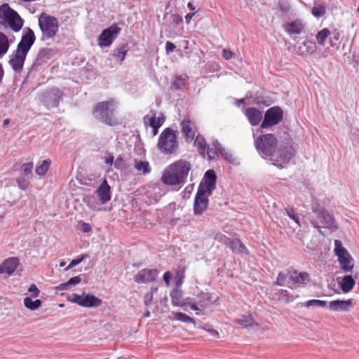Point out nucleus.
<instances>
[{"label": "nucleus", "mask_w": 359, "mask_h": 359, "mask_svg": "<svg viewBox=\"0 0 359 359\" xmlns=\"http://www.w3.org/2000/svg\"><path fill=\"white\" fill-rule=\"evenodd\" d=\"M191 164L185 159H179L166 167L161 176V182L170 186L182 187L187 182Z\"/></svg>", "instance_id": "f257e3e1"}, {"label": "nucleus", "mask_w": 359, "mask_h": 359, "mask_svg": "<svg viewBox=\"0 0 359 359\" xmlns=\"http://www.w3.org/2000/svg\"><path fill=\"white\" fill-rule=\"evenodd\" d=\"M35 39L34 32L30 28H27V32L22 34L16 50L10 55L8 62L15 72H22L27 55Z\"/></svg>", "instance_id": "f03ea898"}, {"label": "nucleus", "mask_w": 359, "mask_h": 359, "mask_svg": "<svg viewBox=\"0 0 359 359\" xmlns=\"http://www.w3.org/2000/svg\"><path fill=\"white\" fill-rule=\"evenodd\" d=\"M116 102L114 99L97 102L93 110L95 118L110 126L118 124L115 115Z\"/></svg>", "instance_id": "7ed1b4c3"}, {"label": "nucleus", "mask_w": 359, "mask_h": 359, "mask_svg": "<svg viewBox=\"0 0 359 359\" xmlns=\"http://www.w3.org/2000/svg\"><path fill=\"white\" fill-rule=\"evenodd\" d=\"M157 147L165 155L176 154L179 148L177 132L170 128H165L159 135Z\"/></svg>", "instance_id": "20e7f679"}, {"label": "nucleus", "mask_w": 359, "mask_h": 359, "mask_svg": "<svg viewBox=\"0 0 359 359\" xmlns=\"http://www.w3.org/2000/svg\"><path fill=\"white\" fill-rule=\"evenodd\" d=\"M0 24L17 32L21 29L23 20L8 4H4L0 6Z\"/></svg>", "instance_id": "39448f33"}, {"label": "nucleus", "mask_w": 359, "mask_h": 359, "mask_svg": "<svg viewBox=\"0 0 359 359\" xmlns=\"http://www.w3.org/2000/svg\"><path fill=\"white\" fill-rule=\"evenodd\" d=\"M39 25L43 37L49 39L54 38L59 29V22L56 18L42 13L39 17Z\"/></svg>", "instance_id": "423d86ee"}, {"label": "nucleus", "mask_w": 359, "mask_h": 359, "mask_svg": "<svg viewBox=\"0 0 359 359\" xmlns=\"http://www.w3.org/2000/svg\"><path fill=\"white\" fill-rule=\"evenodd\" d=\"M277 144L278 140L271 133L262 135L255 141L257 150L266 156H271L275 153Z\"/></svg>", "instance_id": "0eeeda50"}, {"label": "nucleus", "mask_w": 359, "mask_h": 359, "mask_svg": "<svg viewBox=\"0 0 359 359\" xmlns=\"http://www.w3.org/2000/svg\"><path fill=\"white\" fill-rule=\"evenodd\" d=\"M334 252L337 257L341 269L345 273L351 271L354 267V260L339 240L334 241Z\"/></svg>", "instance_id": "6e6552de"}, {"label": "nucleus", "mask_w": 359, "mask_h": 359, "mask_svg": "<svg viewBox=\"0 0 359 359\" xmlns=\"http://www.w3.org/2000/svg\"><path fill=\"white\" fill-rule=\"evenodd\" d=\"M67 301L86 307H97L102 304V299L91 294L82 293L78 294L73 293L67 297Z\"/></svg>", "instance_id": "1a4fd4ad"}, {"label": "nucleus", "mask_w": 359, "mask_h": 359, "mask_svg": "<svg viewBox=\"0 0 359 359\" xmlns=\"http://www.w3.org/2000/svg\"><path fill=\"white\" fill-rule=\"evenodd\" d=\"M283 118V111L279 107H273L266 110L261 123L262 128H268L278 124Z\"/></svg>", "instance_id": "9d476101"}, {"label": "nucleus", "mask_w": 359, "mask_h": 359, "mask_svg": "<svg viewBox=\"0 0 359 359\" xmlns=\"http://www.w3.org/2000/svg\"><path fill=\"white\" fill-rule=\"evenodd\" d=\"M150 114L143 117V123L146 128L151 127L152 128L153 136H156L159 128L165 123V117L161 112L158 113L157 116L156 112L154 110H151Z\"/></svg>", "instance_id": "9b49d317"}, {"label": "nucleus", "mask_w": 359, "mask_h": 359, "mask_svg": "<svg viewBox=\"0 0 359 359\" xmlns=\"http://www.w3.org/2000/svg\"><path fill=\"white\" fill-rule=\"evenodd\" d=\"M120 32L121 28L115 24L104 29L98 36V45L100 47H108L111 46Z\"/></svg>", "instance_id": "f8f14e48"}, {"label": "nucleus", "mask_w": 359, "mask_h": 359, "mask_svg": "<svg viewBox=\"0 0 359 359\" xmlns=\"http://www.w3.org/2000/svg\"><path fill=\"white\" fill-rule=\"evenodd\" d=\"M294 149L290 140L287 142L286 145L281 147L278 151V156L273 165L280 169L285 168L284 164H287L294 155Z\"/></svg>", "instance_id": "ddd939ff"}, {"label": "nucleus", "mask_w": 359, "mask_h": 359, "mask_svg": "<svg viewBox=\"0 0 359 359\" xmlns=\"http://www.w3.org/2000/svg\"><path fill=\"white\" fill-rule=\"evenodd\" d=\"M216 175L213 170H208L204 175L203 182L200 184L198 190L212 194L216 187Z\"/></svg>", "instance_id": "4468645a"}, {"label": "nucleus", "mask_w": 359, "mask_h": 359, "mask_svg": "<svg viewBox=\"0 0 359 359\" xmlns=\"http://www.w3.org/2000/svg\"><path fill=\"white\" fill-rule=\"evenodd\" d=\"M182 133L187 142H192L197 133V127L195 122L189 118H184L180 123Z\"/></svg>", "instance_id": "2eb2a0df"}, {"label": "nucleus", "mask_w": 359, "mask_h": 359, "mask_svg": "<svg viewBox=\"0 0 359 359\" xmlns=\"http://www.w3.org/2000/svg\"><path fill=\"white\" fill-rule=\"evenodd\" d=\"M210 194L198 190L194 203V212L195 215H201L207 210L208 206V196Z\"/></svg>", "instance_id": "dca6fc26"}, {"label": "nucleus", "mask_w": 359, "mask_h": 359, "mask_svg": "<svg viewBox=\"0 0 359 359\" xmlns=\"http://www.w3.org/2000/svg\"><path fill=\"white\" fill-rule=\"evenodd\" d=\"M313 212L317 215V217L324 223L325 227L328 229H336L334 218L324 208L320 207H313Z\"/></svg>", "instance_id": "f3484780"}, {"label": "nucleus", "mask_w": 359, "mask_h": 359, "mask_svg": "<svg viewBox=\"0 0 359 359\" xmlns=\"http://www.w3.org/2000/svg\"><path fill=\"white\" fill-rule=\"evenodd\" d=\"M157 274L156 269H145L140 271L134 277V280L137 283H147L154 281Z\"/></svg>", "instance_id": "a211bd4d"}, {"label": "nucleus", "mask_w": 359, "mask_h": 359, "mask_svg": "<svg viewBox=\"0 0 359 359\" xmlns=\"http://www.w3.org/2000/svg\"><path fill=\"white\" fill-rule=\"evenodd\" d=\"M170 297L173 306H180L186 310L187 306L190 305L189 299H187L185 302L183 301V292L177 286L170 292Z\"/></svg>", "instance_id": "6ab92c4d"}, {"label": "nucleus", "mask_w": 359, "mask_h": 359, "mask_svg": "<svg viewBox=\"0 0 359 359\" xmlns=\"http://www.w3.org/2000/svg\"><path fill=\"white\" fill-rule=\"evenodd\" d=\"M19 265V259L18 257H10L5 259L0 264V274L6 273L11 276L15 271Z\"/></svg>", "instance_id": "aec40b11"}, {"label": "nucleus", "mask_w": 359, "mask_h": 359, "mask_svg": "<svg viewBox=\"0 0 359 359\" xmlns=\"http://www.w3.org/2000/svg\"><path fill=\"white\" fill-rule=\"evenodd\" d=\"M353 306V299L333 300L329 303V309L332 311H348Z\"/></svg>", "instance_id": "412c9836"}, {"label": "nucleus", "mask_w": 359, "mask_h": 359, "mask_svg": "<svg viewBox=\"0 0 359 359\" xmlns=\"http://www.w3.org/2000/svg\"><path fill=\"white\" fill-rule=\"evenodd\" d=\"M244 114L250 123L253 126L259 125L263 118L262 111L256 107L246 108Z\"/></svg>", "instance_id": "4be33fe9"}, {"label": "nucleus", "mask_w": 359, "mask_h": 359, "mask_svg": "<svg viewBox=\"0 0 359 359\" xmlns=\"http://www.w3.org/2000/svg\"><path fill=\"white\" fill-rule=\"evenodd\" d=\"M211 301V295L208 292H201L198 295V300L197 303L190 302L189 307L191 309L196 311L197 314H199L201 309H205L208 306Z\"/></svg>", "instance_id": "5701e85b"}, {"label": "nucleus", "mask_w": 359, "mask_h": 359, "mask_svg": "<svg viewBox=\"0 0 359 359\" xmlns=\"http://www.w3.org/2000/svg\"><path fill=\"white\" fill-rule=\"evenodd\" d=\"M288 275L290 279L294 283L305 285L310 282V275L305 271L298 272L296 270H290L288 271Z\"/></svg>", "instance_id": "b1692460"}, {"label": "nucleus", "mask_w": 359, "mask_h": 359, "mask_svg": "<svg viewBox=\"0 0 359 359\" xmlns=\"http://www.w3.org/2000/svg\"><path fill=\"white\" fill-rule=\"evenodd\" d=\"M96 194L97 195L101 204H104L111 199L110 187L107 184L106 180H104L102 183L96 190Z\"/></svg>", "instance_id": "393cba45"}, {"label": "nucleus", "mask_w": 359, "mask_h": 359, "mask_svg": "<svg viewBox=\"0 0 359 359\" xmlns=\"http://www.w3.org/2000/svg\"><path fill=\"white\" fill-rule=\"evenodd\" d=\"M304 29V25L302 20H296L285 25V30L290 35L299 34Z\"/></svg>", "instance_id": "a878e982"}, {"label": "nucleus", "mask_w": 359, "mask_h": 359, "mask_svg": "<svg viewBox=\"0 0 359 359\" xmlns=\"http://www.w3.org/2000/svg\"><path fill=\"white\" fill-rule=\"evenodd\" d=\"M338 283L342 292L346 294L353 290L355 285V281L351 276L346 275Z\"/></svg>", "instance_id": "bb28decb"}, {"label": "nucleus", "mask_w": 359, "mask_h": 359, "mask_svg": "<svg viewBox=\"0 0 359 359\" xmlns=\"http://www.w3.org/2000/svg\"><path fill=\"white\" fill-rule=\"evenodd\" d=\"M224 237L228 241V242H226V243L229 245V247L233 252H239V253H245L248 252L246 247L241 241V240H239L238 238L230 239L225 236H224Z\"/></svg>", "instance_id": "cd10ccee"}, {"label": "nucleus", "mask_w": 359, "mask_h": 359, "mask_svg": "<svg viewBox=\"0 0 359 359\" xmlns=\"http://www.w3.org/2000/svg\"><path fill=\"white\" fill-rule=\"evenodd\" d=\"M234 322L243 328L253 327L256 325L254 318L250 313L240 316Z\"/></svg>", "instance_id": "c85d7f7f"}, {"label": "nucleus", "mask_w": 359, "mask_h": 359, "mask_svg": "<svg viewBox=\"0 0 359 359\" xmlns=\"http://www.w3.org/2000/svg\"><path fill=\"white\" fill-rule=\"evenodd\" d=\"M317 50L316 42L311 40H306L299 47V52L300 54L312 55Z\"/></svg>", "instance_id": "c756f323"}, {"label": "nucleus", "mask_w": 359, "mask_h": 359, "mask_svg": "<svg viewBox=\"0 0 359 359\" xmlns=\"http://www.w3.org/2000/svg\"><path fill=\"white\" fill-rule=\"evenodd\" d=\"M133 166L137 173L140 175H147L151 172L149 163L146 161L135 159Z\"/></svg>", "instance_id": "7c9ffc66"}, {"label": "nucleus", "mask_w": 359, "mask_h": 359, "mask_svg": "<svg viewBox=\"0 0 359 359\" xmlns=\"http://www.w3.org/2000/svg\"><path fill=\"white\" fill-rule=\"evenodd\" d=\"M128 53V45L126 43L122 44L118 48H116L112 54V56L118 60L120 62H122Z\"/></svg>", "instance_id": "2f4dec72"}, {"label": "nucleus", "mask_w": 359, "mask_h": 359, "mask_svg": "<svg viewBox=\"0 0 359 359\" xmlns=\"http://www.w3.org/2000/svg\"><path fill=\"white\" fill-rule=\"evenodd\" d=\"M51 164L50 159H46L41 163L36 165L35 168L36 173L39 176H44L50 168Z\"/></svg>", "instance_id": "473e14b6"}, {"label": "nucleus", "mask_w": 359, "mask_h": 359, "mask_svg": "<svg viewBox=\"0 0 359 359\" xmlns=\"http://www.w3.org/2000/svg\"><path fill=\"white\" fill-rule=\"evenodd\" d=\"M194 139V146L201 154H204L207 149V142L204 137L201 135H197L195 136Z\"/></svg>", "instance_id": "72a5a7b5"}, {"label": "nucleus", "mask_w": 359, "mask_h": 359, "mask_svg": "<svg viewBox=\"0 0 359 359\" xmlns=\"http://www.w3.org/2000/svg\"><path fill=\"white\" fill-rule=\"evenodd\" d=\"M331 35V32L327 28H323L316 35V39L318 45L323 46L326 39Z\"/></svg>", "instance_id": "f704fd0d"}, {"label": "nucleus", "mask_w": 359, "mask_h": 359, "mask_svg": "<svg viewBox=\"0 0 359 359\" xmlns=\"http://www.w3.org/2000/svg\"><path fill=\"white\" fill-rule=\"evenodd\" d=\"M9 46L10 43L7 36L0 32V57L8 52Z\"/></svg>", "instance_id": "c9c22d12"}, {"label": "nucleus", "mask_w": 359, "mask_h": 359, "mask_svg": "<svg viewBox=\"0 0 359 359\" xmlns=\"http://www.w3.org/2000/svg\"><path fill=\"white\" fill-rule=\"evenodd\" d=\"M23 302L25 306L31 311L39 309L42 304V302L40 299L32 300L28 297L24 299Z\"/></svg>", "instance_id": "e433bc0d"}, {"label": "nucleus", "mask_w": 359, "mask_h": 359, "mask_svg": "<svg viewBox=\"0 0 359 359\" xmlns=\"http://www.w3.org/2000/svg\"><path fill=\"white\" fill-rule=\"evenodd\" d=\"M172 315H173L174 319L176 320H179V321L187 323H193L194 325L196 324V321L194 318H191L190 316H189L183 313L174 312V313H172Z\"/></svg>", "instance_id": "4c0bfd02"}, {"label": "nucleus", "mask_w": 359, "mask_h": 359, "mask_svg": "<svg viewBox=\"0 0 359 359\" xmlns=\"http://www.w3.org/2000/svg\"><path fill=\"white\" fill-rule=\"evenodd\" d=\"M185 272L186 268L184 266H180L177 269L176 272V286L177 287H180L182 284L183 283L184 279L185 278Z\"/></svg>", "instance_id": "58836bf2"}, {"label": "nucleus", "mask_w": 359, "mask_h": 359, "mask_svg": "<svg viewBox=\"0 0 359 359\" xmlns=\"http://www.w3.org/2000/svg\"><path fill=\"white\" fill-rule=\"evenodd\" d=\"M157 291H158L157 287H152L151 288V290L149 292L145 294V295L144 297V302L146 306H149L150 304H151V303L153 302V299H154V294L156 293Z\"/></svg>", "instance_id": "ea45409f"}, {"label": "nucleus", "mask_w": 359, "mask_h": 359, "mask_svg": "<svg viewBox=\"0 0 359 359\" xmlns=\"http://www.w3.org/2000/svg\"><path fill=\"white\" fill-rule=\"evenodd\" d=\"M311 13L316 18H320L326 13V8L323 5H317L313 7Z\"/></svg>", "instance_id": "a19ab883"}, {"label": "nucleus", "mask_w": 359, "mask_h": 359, "mask_svg": "<svg viewBox=\"0 0 359 359\" xmlns=\"http://www.w3.org/2000/svg\"><path fill=\"white\" fill-rule=\"evenodd\" d=\"M81 279L79 276L71 278L67 283H61L57 286L58 290H65L69 285H76L81 282Z\"/></svg>", "instance_id": "79ce46f5"}, {"label": "nucleus", "mask_w": 359, "mask_h": 359, "mask_svg": "<svg viewBox=\"0 0 359 359\" xmlns=\"http://www.w3.org/2000/svg\"><path fill=\"white\" fill-rule=\"evenodd\" d=\"M53 55V50L51 49L41 50L38 55V60L45 62Z\"/></svg>", "instance_id": "37998d69"}, {"label": "nucleus", "mask_w": 359, "mask_h": 359, "mask_svg": "<svg viewBox=\"0 0 359 359\" xmlns=\"http://www.w3.org/2000/svg\"><path fill=\"white\" fill-rule=\"evenodd\" d=\"M33 169V163L29 162L23 163L21 165V172L22 175L25 176L29 177V175H32V172Z\"/></svg>", "instance_id": "c03bdc74"}, {"label": "nucleus", "mask_w": 359, "mask_h": 359, "mask_svg": "<svg viewBox=\"0 0 359 359\" xmlns=\"http://www.w3.org/2000/svg\"><path fill=\"white\" fill-rule=\"evenodd\" d=\"M327 305V302L324 300L320 299H311L306 302V306L307 307L309 306H318V307H325Z\"/></svg>", "instance_id": "a18cd8bd"}, {"label": "nucleus", "mask_w": 359, "mask_h": 359, "mask_svg": "<svg viewBox=\"0 0 359 359\" xmlns=\"http://www.w3.org/2000/svg\"><path fill=\"white\" fill-rule=\"evenodd\" d=\"M287 276H289L288 273L286 274L283 272H280L278 275L276 282H274L273 284L280 286L284 285L286 283Z\"/></svg>", "instance_id": "49530a36"}, {"label": "nucleus", "mask_w": 359, "mask_h": 359, "mask_svg": "<svg viewBox=\"0 0 359 359\" xmlns=\"http://www.w3.org/2000/svg\"><path fill=\"white\" fill-rule=\"evenodd\" d=\"M16 182L18 187L22 190H26L29 184V181L25 177H18L16 178Z\"/></svg>", "instance_id": "de8ad7c7"}, {"label": "nucleus", "mask_w": 359, "mask_h": 359, "mask_svg": "<svg viewBox=\"0 0 359 359\" xmlns=\"http://www.w3.org/2000/svg\"><path fill=\"white\" fill-rule=\"evenodd\" d=\"M287 215L292 219L298 225H300L299 217L293 208L286 209Z\"/></svg>", "instance_id": "09e8293b"}, {"label": "nucleus", "mask_w": 359, "mask_h": 359, "mask_svg": "<svg viewBox=\"0 0 359 359\" xmlns=\"http://www.w3.org/2000/svg\"><path fill=\"white\" fill-rule=\"evenodd\" d=\"M28 292L32 297H37L39 295L40 290L38 289L35 284H32L29 288Z\"/></svg>", "instance_id": "8fccbe9b"}, {"label": "nucleus", "mask_w": 359, "mask_h": 359, "mask_svg": "<svg viewBox=\"0 0 359 359\" xmlns=\"http://www.w3.org/2000/svg\"><path fill=\"white\" fill-rule=\"evenodd\" d=\"M114 166L117 169H123L124 168V161L122 156H118L116 159Z\"/></svg>", "instance_id": "3c124183"}, {"label": "nucleus", "mask_w": 359, "mask_h": 359, "mask_svg": "<svg viewBox=\"0 0 359 359\" xmlns=\"http://www.w3.org/2000/svg\"><path fill=\"white\" fill-rule=\"evenodd\" d=\"M172 22L175 25H179L182 22V18L177 13H174L171 15Z\"/></svg>", "instance_id": "603ef678"}, {"label": "nucleus", "mask_w": 359, "mask_h": 359, "mask_svg": "<svg viewBox=\"0 0 359 359\" xmlns=\"http://www.w3.org/2000/svg\"><path fill=\"white\" fill-rule=\"evenodd\" d=\"M176 48L175 45L170 42L167 41L165 43V51L167 54H170V53L173 52L175 49Z\"/></svg>", "instance_id": "864d4df0"}, {"label": "nucleus", "mask_w": 359, "mask_h": 359, "mask_svg": "<svg viewBox=\"0 0 359 359\" xmlns=\"http://www.w3.org/2000/svg\"><path fill=\"white\" fill-rule=\"evenodd\" d=\"M233 56V53L229 49H224L222 50V57L225 60H230Z\"/></svg>", "instance_id": "5fc2aeb1"}, {"label": "nucleus", "mask_w": 359, "mask_h": 359, "mask_svg": "<svg viewBox=\"0 0 359 359\" xmlns=\"http://www.w3.org/2000/svg\"><path fill=\"white\" fill-rule=\"evenodd\" d=\"M163 280L165 281L167 286H169L170 284V280L172 278V273L170 271H166L163 274Z\"/></svg>", "instance_id": "6e6d98bb"}, {"label": "nucleus", "mask_w": 359, "mask_h": 359, "mask_svg": "<svg viewBox=\"0 0 359 359\" xmlns=\"http://www.w3.org/2000/svg\"><path fill=\"white\" fill-rule=\"evenodd\" d=\"M104 162L107 165L111 166L114 163V156L110 153L107 154L104 158Z\"/></svg>", "instance_id": "4d7b16f0"}, {"label": "nucleus", "mask_w": 359, "mask_h": 359, "mask_svg": "<svg viewBox=\"0 0 359 359\" xmlns=\"http://www.w3.org/2000/svg\"><path fill=\"white\" fill-rule=\"evenodd\" d=\"M81 228V231L84 233H88L92 231V227L90 224L86 222H82Z\"/></svg>", "instance_id": "13d9d810"}, {"label": "nucleus", "mask_w": 359, "mask_h": 359, "mask_svg": "<svg viewBox=\"0 0 359 359\" xmlns=\"http://www.w3.org/2000/svg\"><path fill=\"white\" fill-rule=\"evenodd\" d=\"M289 296H290V294L287 290H280V297H287L286 298L287 302L292 301L294 299V298L292 296H290V297H289Z\"/></svg>", "instance_id": "bf43d9fd"}, {"label": "nucleus", "mask_w": 359, "mask_h": 359, "mask_svg": "<svg viewBox=\"0 0 359 359\" xmlns=\"http://www.w3.org/2000/svg\"><path fill=\"white\" fill-rule=\"evenodd\" d=\"M340 38V34L338 32H334L332 33V36L330 38V43L332 46H334L333 40L339 41Z\"/></svg>", "instance_id": "052dcab7"}, {"label": "nucleus", "mask_w": 359, "mask_h": 359, "mask_svg": "<svg viewBox=\"0 0 359 359\" xmlns=\"http://www.w3.org/2000/svg\"><path fill=\"white\" fill-rule=\"evenodd\" d=\"M86 256H83L80 259H73L70 264H69L68 267L67 268V269H70V268H72L73 266H75L76 265L79 264L80 262H81V261L85 258Z\"/></svg>", "instance_id": "680f3d73"}, {"label": "nucleus", "mask_w": 359, "mask_h": 359, "mask_svg": "<svg viewBox=\"0 0 359 359\" xmlns=\"http://www.w3.org/2000/svg\"><path fill=\"white\" fill-rule=\"evenodd\" d=\"M203 329L205 330H206L207 332H208L209 333H210L212 336L218 338L219 337V332L214 330V329H206L205 327H203Z\"/></svg>", "instance_id": "e2e57ef3"}, {"label": "nucleus", "mask_w": 359, "mask_h": 359, "mask_svg": "<svg viewBox=\"0 0 359 359\" xmlns=\"http://www.w3.org/2000/svg\"><path fill=\"white\" fill-rule=\"evenodd\" d=\"M195 14H196L195 13H189L186 15L185 19H186L187 23L189 24L191 22V19L195 15Z\"/></svg>", "instance_id": "0e129e2a"}, {"label": "nucleus", "mask_w": 359, "mask_h": 359, "mask_svg": "<svg viewBox=\"0 0 359 359\" xmlns=\"http://www.w3.org/2000/svg\"><path fill=\"white\" fill-rule=\"evenodd\" d=\"M207 153L210 158H214V156H212V154L216 155V153L212 149H207Z\"/></svg>", "instance_id": "69168bd1"}, {"label": "nucleus", "mask_w": 359, "mask_h": 359, "mask_svg": "<svg viewBox=\"0 0 359 359\" xmlns=\"http://www.w3.org/2000/svg\"><path fill=\"white\" fill-rule=\"evenodd\" d=\"M4 72L3 67H2L1 65L0 64V82L2 80V78L4 76Z\"/></svg>", "instance_id": "338daca9"}, {"label": "nucleus", "mask_w": 359, "mask_h": 359, "mask_svg": "<svg viewBox=\"0 0 359 359\" xmlns=\"http://www.w3.org/2000/svg\"><path fill=\"white\" fill-rule=\"evenodd\" d=\"M187 6L191 11H194L195 10V7H194V4L191 2H189L188 4H187Z\"/></svg>", "instance_id": "774afa93"}]
</instances>
